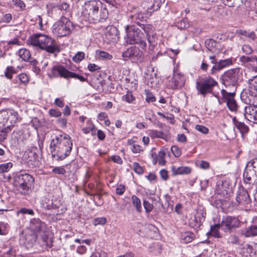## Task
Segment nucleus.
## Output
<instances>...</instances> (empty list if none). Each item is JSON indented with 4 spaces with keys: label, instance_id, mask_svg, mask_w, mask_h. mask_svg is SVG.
<instances>
[{
    "label": "nucleus",
    "instance_id": "obj_21",
    "mask_svg": "<svg viewBox=\"0 0 257 257\" xmlns=\"http://www.w3.org/2000/svg\"><path fill=\"white\" fill-rule=\"evenodd\" d=\"M232 64V60L230 59L221 60L217 62V64L214 65L211 70V73L213 74L216 72L219 71L223 68L228 66Z\"/></svg>",
    "mask_w": 257,
    "mask_h": 257
},
{
    "label": "nucleus",
    "instance_id": "obj_1",
    "mask_svg": "<svg viewBox=\"0 0 257 257\" xmlns=\"http://www.w3.org/2000/svg\"><path fill=\"white\" fill-rule=\"evenodd\" d=\"M72 146V141L69 135L56 136L50 144L52 156L56 161H62L70 155Z\"/></svg>",
    "mask_w": 257,
    "mask_h": 257
},
{
    "label": "nucleus",
    "instance_id": "obj_9",
    "mask_svg": "<svg viewBox=\"0 0 257 257\" xmlns=\"http://www.w3.org/2000/svg\"><path fill=\"white\" fill-rule=\"evenodd\" d=\"M41 204L43 208L47 210H55L62 205L61 200L50 193L42 198Z\"/></svg>",
    "mask_w": 257,
    "mask_h": 257
},
{
    "label": "nucleus",
    "instance_id": "obj_45",
    "mask_svg": "<svg viewBox=\"0 0 257 257\" xmlns=\"http://www.w3.org/2000/svg\"><path fill=\"white\" fill-rule=\"evenodd\" d=\"M13 163L8 162L0 165V171L2 172H8L12 168Z\"/></svg>",
    "mask_w": 257,
    "mask_h": 257
},
{
    "label": "nucleus",
    "instance_id": "obj_31",
    "mask_svg": "<svg viewBox=\"0 0 257 257\" xmlns=\"http://www.w3.org/2000/svg\"><path fill=\"white\" fill-rule=\"evenodd\" d=\"M220 228L221 229V225H220V223L211 225L210 227V230L207 233V234L208 235H210L216 238H221L222 237V235L219 231Z\"/></svg>",
    "mask_w": 257,
    "mask_h": 257
},
{
    "label": "nucleus",
    "instance_id": "obj_33",
    "mask_svg": "<svg viewBox=\"0 0 257 257\" xmlns=\"http://www.w3.org/2000/svg\"><path fill=\"white\" fill-rule=\"evenodd\" d=\"M41 239L42 240V245L46 247H51L52 245L51 238H50L48 235L43 232L41 235Z\"/></svg>",
    "mask_w": 257,
    "mask_h": 257
},
{
    "label": "nucleus",
    "instance_id": "obj_11",
    "mask_svg": "<svg viewBox=\"0 0 257 257\" xmlns=\"http://www.w3.org/2000/svg\"><path fill=\"white\" fill-rule=\"evenodd\" d=\"M221 229L225 232L230 233L232 230L239 225V220L235 217L230 216L223 217L221 222L220 223Z\"/></svg>",
    "mask_w": 257,
    "mask_h": 257
},
{
    "label": "nucleus",
    "instance_id": "obj_30",
    "mask_svg": "<svg viewBox=\"0 0 257 257\" xmlns=\"http://www.w3.org/2000/svg\"><path fill=\"white\" fill-rule=\"evenodd\" d=\"M172 171L174 175L187 174L191 172V169L189 167L185 166H182L177 168L173 167Z\"/></svg>",
    "mask_w": 257,
    "mask_h": 257
},
{
    "label": "nucleus",
    "instance_id": "obj_43",
    "mask_svg": "<svg viewBox=\"0 0 257 257\" xmlns=\"http://www.w3.org/2000/svg\"><path fill=\"white\" fill-rule=\"evenodd\" d=\"M240 61L244 63L257 61V57L253 56H242L240 57Z\"/></svg>",
    "mask_w": 257,
    "mask_h": 257
},
{
    "label": "nucleus",
    "instance_id": "obj_4",
    "mask_svg": "<svg viewBox=\"0 0 257 257\" xmlns=\"http://www.w3.org/2000/svg\"><path fill=\"white\" fill-rule=\"evenodd\" d=\"M126 42L129 44H138L142 49L147 46L146 37L141 30L135 25H126L125 27Z\"/></svg>",
    "mask_w": 257,
    "mask_h": 257
},
{
    "label": "nucleus",
    "instance_id": "obj_18",
    "mask_svg": "<svg viewBox=\"0 0 257 257\" xmlns=\"http://www.w3.org/2000/svg\"><path fill=\"white\" fill-rule=\"evenodd\" d=\"M234 92H229L228 96H225V98L227 100L226 105L228 109L233 112H235L237 110V104L234 99Z\"/></svg>",
    "mask_w": 257,
    "mask_h": 257
},
{
    "label": "nucleus",
    "instance_id": "obj_15",
    "mask_svg": "<svg viewBox=\"0 0 257 257\" xmlns=\"http://www.w3.org/2000/svg\"><path fill=\"white\" fill-rule=\"evenodd\" d=\"M236 200L238 204L244 205L250 203L251 199L249 198L247 191L243 188L238 190L236 197Z\"/></svg>",
    "mask_w": 257,
    "mask_h": 257
},
{
    "label": "nucleus",
    "instance_id": "obj_32",
    "mask_svg": "<svg viewBox=\"0 0 257 257\" xmlns=\"http://www.w3.org/2000/svg\"><path fill=\"white\" fill-rule=\"evenodd\" d=\"M195 235L191 232L187 231L181 233V239L184 243H187L191 242L194 238Z\"/></svg>",
    "mask_w": 257,
    "mask_h": 257
},
{
    "label": "nucleus",
    "instance_id": "obj_25",
    "mask_svg": "<svg viewBox=\"0 0 257 257\" xmlns=\"http://www.w3.org/2000/svg\"><path fill=\"white\" fill-rule=\"evenodd\" d=\"M144 13L142 12H136L134 14H131L128 17L132 22L140 26L142 24L141 22H143L145 20L146 17L144 16Z\"/></svg>",
    "mask_w": 257,
    "mask_h": 257
},
{
    "label": "nucleus",
    "instance_id": "obj_3",
    "mask_svg": "<svg viewBox=\"0 0 257 257\" xmlns=\"http://www.w3.org/2000/svg\"><path fill=\"white\" fill-rule=\"evenodd\" d=\"M29 41L32 45L38 47L50 53L59 51L56 41L48 35L36 34L30 38Z\"/></svg>",
    "mask_w": 257,
    "mask_h": 257
},
{
    "label": "nucleus",
    "instance_id": "obj_52",
    "mask_svg": "<svg viewBox=\"0 0 257 257\" xmlns=\"http://www.w3.org/2000/svg\"><path fill=\"white\" fill-rule=\"evenodd\" d=\"M143 205L146 212L148 213L151 212L154 208L153 205L146 200L143 201Z\"/></svg>",
    "mask_w": 257,
    "mask_h": 257
},
{
    "label": "nucleus",
    "instance_id": "obj_64",
    "mask_svg": "<svg viewBox=\"0 0 257 257\" xmlns=\"http://www.w3.org/2000/svg\"><path fill=\"white\" fill-rule=\"evenodd\" d=\"M87 251V248L85 245H80L77 247L76 252L80 254L85 253Z\"/></svg>",
    "mask_w": 257,
    "mask_h": 257
},
{
    "label": "nucleus",
    "instance_id": "obj_56",
    "mask_svg": "<svg viewBox=\"0 0 257 257\" xmlns=\"http://www.w3.org/2000/svg\"><path fill=\"white\" fill-rule=\"evenodd\" d=\"M171 150L176 157H179L181 155V151L176 146H173L171 147Z\"/></svg>",
    "mask_w": 257,
    "mask_h": 257
},
{
    "label": "nucleus",
    "instance_id": "obj_39",
    "mask_svg": "<svg viewBox=\"0 0 257 257\" xmlns=\"http://www.w3.org/2000/svg\"><path fill=\"white\" fill-rule=\"evenodd\" d=\"M205 45L207 49L210 51H214V49L217 47V42L213 39H209L206 40Z\"/></svg>",
    "mask_w": 257,
    "mask_h": 257
},
{
    "label": "nucleus",
    "instance_id": "obj_17",
    "mask_svg": "<svg viewBox=\"0 0 257 257\" xmlns=\"http://www.w3.org/2000/svg\"><path fill=\"white\" fill-rule=\"evenodd\" d=\"M244 116L250 122L257 123V107H248L246 108Z\"/></svg>",
    "mask_w": 257,
    "mask_h": 257
},
{
    "label": "nucleus",
    "instance_id": "obj_55",
    "mask_svg": "<svg viewBox=\"0 0 257 257\" xmlns=\"http://www.w3.org/2000/svg\"><path fill=\"white\" fill-rule=\"evenodd\" d=\"M8 129V128L6 127H5V128L0 129V141H3L7 138L8 136L7 130Z\"/></svg>",
    "mask_w": 257,
    "mask_h": 257
},
{
    "label": "nucleus",
    "instance_id": "obj_61",
    "mask_svg": "<svg viewBox=\"0 0 257 257\" xmlns=\"http://www.w3.org/2000/svg\"><path fill=\"white\" fill-rule=\"evenodd\" d=\"M131 150L134 153H139L143 151V149L142 146L135 144L132 146Z\"/></svg>",
    "mask_w": 257,
    "mask_h": 257
},
{
    "label": "nucleus",
    "instance_id": "obj_10",
    "mask_svg": "<svg viewBox=\"0 0 257 257\" xmlns=\"http://www.w3.org/2000/svg\"><path fill=\"white\" fill-rule=\"evenodd\" d=\"M239 73V69L237 68L227 71L222 76V84L226 87H234L238 81Z\"/></svg>",
    "mask_w": 257,
    "mask_h": 257
},
{
    "label": "nucleus",
    "instance_id": "obj_8",
    "mask_svg": "<svg viewBox=\"0 0 257 257\" xmlns=\"http://www.w3.org/2000/svg\"><path fill=\"white\" fill-rule=\"evenodd\" d=\"M217 85V82L214 78L208 76L197 81L196 88L198 94L205 97L207 94L211 93L213 88Z\"/></svg>",
    "mask_w": 257,
    "mask_h": 257
},
{
    "label": "nucleus",
    "instance_id": "obj_59",
    "mask_svg": "<svg viewBox=\"0 0 257 257\" xmlns=\"http://www.w3.org/2000/svg\"><path fill=\"white\" fill-rule=\"evenodd\" d=\"M52 172L57 174L63 175L66 173V170L62 167H57L53 169Z\"/></svg>",
    "mask_w": 257,
    "mask_h": 257
},
{
    "label": "nucleus",
    "instance_id": "obj_22",
    "mask_svg": "<svg viewBox=\"0 0 257 257\" xmlns=\"http://www.w3.org/2000/svg\"><path fill=\"white\" fill-rule=\"evenodd\" d=\"M149 136L153 139L160 138L166 141L168 140L170 138V136L168 131L162 132L157 130H150Z\"/></svg>",
    "mask_w": 257,
    "mask_h": 257
},
{
    "label": "nucleus",
    "instance_id": "obj_26",
    "mask_svg": "<svg viewBox=\"0 0 257 257\" xmlns=\"http://www.w3.org/2000/svg\"><path fill=\"white\" fill-rule=\"evenodd\" d=\"M232 122L234 126L241 134L242 136L248 133L249 128L244 122L238 121L235 117L232 118Z\"/></svg>",
    "mask_w": 257,
    "mask_h": 257
},
{
    "label": "nucleus",
    "instance_id": "obj_58",
    "mask_svg": "<svg viewBox=\"0 0 257 257\" xmlns=\"http://www.w3.org/2000/svg\"><path fill=\"white\" fill-rule=\"evenodd\" d=\"M195 128L196 130L202 133L203 134H207L209 131L207 127L199 124L196 125L195 126Z\"/></svg>",
    "mask_w": 257,
    "mask_h": 257
},
{
    "label": "nucleus",
    "instance_id": "obj_20",
    "mask_svg": "<svg viewBox=\"0 0 257 257\" xmlns=\"http://www.w3.org/2000/svg\"><path fill=\"white\" fill-rule=\"evenodd\" d=\"M244 235L246 237L257 236V217L253 218L252 224L246 228Z\"/></svg>",
    "mask_w": 257,
    "mask_h": 257
},
{
    "label": "nucleus",
    "instance_id": "obj_41",
    "mask_svg": "<svg viewBox=\"0 0 257 257\" xmlns=\"http://www.w3.org/2000/svg\"><path fill=\"white\" fill-rule=\"evenodd\" d=\"M96 55L99 59L110 60L112 58V56L108 53L103 51H96Z\"/></svg>",
    "mask_w": 257,
    "mask_h": 257
},
{
    "label": "nucleus",
    "instance_id": "obj_38",
    "mask_svg": "<svg viewBox=\"0 0 257 257\" xmlns=\"http://www.w3.org/2000/svg\"><path fill=\"white\" fill-rule=\"evenodd\" d=\"M17 73L15 68L13 66H8L4 72L5 76L9 79H12L14 74Z\"/></svg>",
    "mask_w": 257,
    "mask_h": 257
},
{
    "label": "nucleus",
    "instance_id": "obj_23",
    "mask_svg": "<svg viewBox=\"0 0 257 257\" xmlns=\"http://www.w3.org/2000/svg\"><path fill=\"white\" fill-rule=\"evenodd\" d=\"M247 84L249 93L252 96H257V75L249 78Z\"/></svg>",
    "mask_w": 257,
    "mask_h": 257
},
{
    "label": "nucleus",
    "instance_id": "obj_6",
    "mask_svg": "<svg viewBox=\"0 0 257 257\" xmlns=\"http://www.w3.org/2000/svg\"><path fill=\"white\" fill-rule=\"evenodd\" d=\"M48 75L50 78L53 77H63L68 79L69 78H75L79 80L81 82H84L87 80V78L83 76L80 75L74 72H72L66 69L65 67L61 65L54 66L48 72Z\"/></svg>",
    "mask_w": 257,
    "mask_h": 257
},
{
    "label": "nucleus",
    "instance_id": "obj_53",
    "mask_svg": "<svg viewBox=\"0 0 257 257\" xmlns=\"http://www.w3.org/2000/svg\"><path fill=\"white\" fill-rule=\"evenodd\" d=\"M240 34L241 35L245 36L253 40H254L256 38V35L254 32H247L244 30H240Z\"/></svg>",
    "mask_w": 257,
    "mask_h": 257
},
{
    "label": "nucleus",
    "instance_id": "obj_42",
    "mask_svg": "<svg viewBox=\"0 0 257 257\" xmlns=\"http://www.w3.org/2000/svg\"><path fill=\"white\" fill-rule=\"evenodd\" d=\"M246 166L250 170H253V172L257 174V158H254L249 161Z\"/></svg>",
    "mask_w": 257,
    "mask_h": 257
},
{
    "label": "nucleus",
    "instance_id": "obj_5",
    "mask_svg": "<svg viewBox=\"0 0 257 257\" xmlns=\"http://www.w3.org/2000/svg\"><path fill=\"white\" fill-rule=\"evenodd\" d=\"M73 30V25L68 18L61 17L52 27L53 34L57 37L69 36Z\"/></svg>",
    "mask_w": 257,
    "mask_h": 257
},
{
    "label": "nucleus",
    "instance_id": "obj_29",
    "mask_svg": "<svg viewBox=\"0 0 257 257\" xmlns=\"http://www.w3.org/2000/svg\"><path fill=\"white\" fill-rule=\"evenodd\" d=\"M140 27L144 31L146 34V37L149 43L152 44V41L151 40L150 35L153 34L154 31V28L152 25L150 24H144L141 25Z\"/></svg>",
    "mask_w": 257,
    "mask_h": 257
},
{
    "label": "nucleus",
    "instance_id": "obj_13",
    "mask_svg": "<svg viewBox=\"0 0 257 257\" xmlns=\"http://www.w3.org/2000/svg\"><path fill=\"white\" fill-rule=\"evenodd\" d=\"M184 84L185 80L183 75L180 73H175L169 80L168 86L170 88L177 89L181 88Z\"/></svg>",
    "mask_w": 257,
    "mask_h": 257
},
{
    "label": "nucleus",
    "instance_id": "obj_44",
    "mask_svg": "<svg viewBox=\"0 0 257 257\" xmlns=\"http://www.w3.org/2000/svg\"><path fill=\"white\" fill-rule=\"evenodd\" d=\"M221 95H222L221 98H219L218 97V96H215L217 98L218 103L220 105H221L224 102L226 103L227 100L225 98V96H228V94H229V92H227L225 90H224L223 89H222L221 90Z\"/></svg>",
    "mask_w": 257,
    "mask_h": 257
},
{
    "label": "nucleus",
    "instance_id": "obj_51",
    "mask_svg": "<svg viewBox=\"0 0 257 257\" xmlns=\"http://www.w3.org/2000/svg\"><path fill=\"white\" fill-rule=\"evenodd\" d=\"M145 94L146 95V101L147 102H153L156 101L155 97L149 90H145Z\"/></svg>",
    "mask_w": 257,
    "mask_h": 257
},
{
    "label": "nucleus",
    "instance_id": "obj_57",
    "mask_svg": "<svg viewBox=\"0 0 257 257\" xmlns=\"http://www.w3.org/2000/svg\"><path fill=\"white\" fill-rule=\"evenodd\" d=\"M88 69L91 72L98 71L100 70L101 67L95 64L89 63L87 66Z\"/></svg>",
    "mask_w": 257,
    "mask_h": 257
},
{
    "label": "nucleus",
    "instance_id": "obj_16",
    "mask_svg": "<svg viewBox=\"0 0 257 257\" xmlns=\"http://www.w3.org/2000/svg\"><path fill=\"white\" fill-rule=\"evenodd\" d=\"M243 179L244 182L246 184L254 183L257 177V174L246 166L243 173Z\"/></svg>",
    "mask_w": 257,
    "mask_h": 257
},
{
    "label": "nucleus",
    "instance_id": "obj_63",
    "mask_svg": "<svg viewBox=\"0 0 257 257\" xmlns=\"http://www.w3.org/2000/svg\"><path fill=\"white\" fill-rule=\"evenodd\" d=\"M243 52L247 55L250 54L252 52L251 47L248 45H244L242 47Z\"/></svg>",
    "mask_w": 257,
    "mask_h": 257
},
{
    "label": "nucleus",
    "instance_id": "obj_28",
    "mask_svg": "<svg viewBox=\"0 0 257 257\" xmlns=\"http://www.w3.org/2000/svg\"><path fill=\"white\" fill-rule=\"evenodd\" d=\"M206 212L203 210H199L197 211V215L194 216L195 226L199 227L205 219Z\"/></svg>",
    "mask_w": 257,
    "mask_h": 257
},
{
    "label": "nucleus",
    "instance_id": "obj_34",
    "mask_svg": "<svg viewBox=\"0 0 257 257\" xmlns=\"http://www.w3.org/2000/svg\"><path fill=\"white\" fill-rule=\"evenodd\" d=\"M19 57L25 61H29L31 59L30 51L25 48L21 49L18 52Z\"/></svg>",
    "mask_w": 257,
    "mask_h": 257
},
{
    "label": "nucleus",
    "instance_id": "obj_12",
    "mask_svg": "<svg viewBox=\"0 0 257 257\" xmlns=\"http://www.w3.org/2000/svg\"><path fill=\"white\" fill-rule=\"evenodd\" d=\"M164 2L165 0H144L142 6L144 12L151 15L154 11L158 10Z\"/></svg>",
    "mask_w": 257,
    "mask_h": 257
},
{
    "label": "nucleus",
    "instance_id": "obj_36",
    "mask_svg": "<svg viewBox=\"0 0 257 257\" xmlns=\"http://www.w3.org/2000/svg\"><path fill=\"white\" fill-rule=\"evenodd\" d=\"M133 205L136 208L138 212L142 211V204L141 200L136 195H133L131 198Z\"/></svg>",
    "mask_w": 257,
    "mask_h": 257
},
{
    "label": "nucleus",
    "instance_id": "obj_40",
    "mask_svg": "<svg viewBox=\"0 0 257 257\" xmlns=\"http://www.w3.org/2000/svg\"><path fill=\"white\" fill-rule=\"evenodd\" d=\"M87 125L88 126L87 127L82 128V131L83 132V133L87 134L91 132L92 133V135H95V133L93 132V131L95 128V125H94V124L92 123L91 121L88 120L87 121Z\"/></svg>",
    "mask_w": 257,
    "mask_h": 257
},
{
    "label": "nucleus",
    "instance_id": "obj_47",
    "mask_svg": "<svg viewBox=\"0 0 257 257\" xmlns=\"http://www.w3.org/2000/svg\"><path fill=\"white\" fill-rule=\"evenodd\" d=\"M12 2L14 5L16 7L19 8L21 11L25 10L26 5L22 0H12Z\"/></svg>",
    "mask_w": 257,
    "mask_h": 257
},
{
    "label": "nucleus",
    "instance_id": "obj_14",
    "mask_svg": "<svg viewBox=\"0 0 257 257\" xmlns=\"http://www.w3.org/2000/svg\"><path fill=\"white\" fill-rule=\"evenodd\" d=\"M53 11H59L61 17L68 18L71 15V11L69 5L66 2H62L54 6Z\"/></svg>",
    "mask_w": 257,
    "mask_h": 257
},
{
    "label": "nucleus",
    "instance_id": "obj_62",
    "mask_svg": "<svg viewBox=\"0 0 257 257\" xmlns=\"http://www.w3.org/2000/svg\"><path fill=\"white\" fill-rule=\"evenodd\" d=\"M49 114L51 116L59 117L61 116V112L57 109H51L49 110Z\"/></svg>",
    "mask_w": 257,
    "mask_h": 257
},
{
    "label": "nucleus",
    "instance_id": "obj_2",
    "mask_svg": "<svg viewBox=\"0 0 257 257\" xmlns=\"http://www.w3.org/2000/svg\"><path fill=\"white\" fill-rule=\"evenodd\" d=\"M81 16L86 21L90 23H97L107 18V12L103 8L101 2L89 1L83 5Z\"/></svg>",
    "mask_w": 257,
    "mask_h": 257
},
{
    "label": "nucleus",
    "instance_id": "obj_54",
    "mask_svg": "<svg viewBox=\"0 0 257 257\" xmlns=\"http://www.w3.org/2000/svg\"><path fill=\"white\" fill-rule=\"evenodd\" d=\"M106 222V219L105 217L96 218L93 220V223L94 226L97 225H104Z\"/></svg>",
    "mask_w": 257,
    "mask_h": 257
},
{
    "label": "nucleus",
    "instance_id": "obj_48",
    "mask_svg": "<svg viewBox=\"0 0 257 257\" xmlns=\"http://www.w3.org/2000/svg\"><path fill=\"white\" fill-rule=\"evenodd\" d=\"M84 57L85 54L83 52H78L73 57L72 59L73 61L77 63L82 60L84 58Z\"/></svg>",
    "mask_w": 257,
    "mask_h": 257
},
{
    "label": "nucleus",
    "instance_id": "obj_60",
    "mask_svg": "<svg viewBox=\"0 0 257 257\" xmlns=\"http://www.w3.org/2000/svg\"><path fill=\"white\" fill-rule=\"evenodd\" d=\"M18 213H22V214H28L31 215H34V212L33 210L31 209H28L26 208H23L20 209L18 211Z\"/></svg>",
    "mask_w": 257,
    "mask_h": 257
},
{
    "label": "nucleus",
    "instance_id": "obj_27",
    "mask_svg": "<svg viewBox=\"0 0 257 257\" xmlns=\"http://www.w3.org/2000/svg\"><path fill=\"white\" fill-rule=\"evenodd\" d=\"M138 55H139V49L138 48L131 47L122 53V56L126 60L133 57H137Z\"/></svg>",
    "mask_w": 257,
    "mask_h": 257
},
{
    "label": "nucleus",
    "instance_id": "obj_46",
    "mask_svg": "<svg viewBox=\"0 0 257 257\" xmlns=\"http://www.w3.org/2000/svg\"><path fill=\"white\" fill-rule=\"evenodd\" d=\"M17 79L24 85H26L29 82L28 76L25 73H21L18 75L17 77Z\"/></svg>",
    "mask_w": 257,
    "mask_h": 257
},
{
    "label": "nucleus",
    "instance_id": "obj_35",
    "mask_svg": "<svg viewBox=\"0 0 257 257\" xmlns=\"http://www.w3.org/2000/svg\"><path fill=\"white\" fill-rule=\"evenodd\" d=\"M227 242L229 243L236 245H242L244 242L239 238L238 236L235 234L230 235L228 237Z\"/></svg>",
    "mask_w": 257,
    "mask_h": 257
},
{
    "label": "nucleus",
    "instance_id": "obj_24",
    "mask_svg": "<svg viewBox=\"0 0 257 257\" xmlns=\"http://www.w3.org/2000/svg\"><path fill=\"white\" fill-rule=\"evenodd\" d=\"M44 226V223L42 222L39 219L33 218L31 220L30 227L34 232H40Z\"/></svg>",
    "mask_w": 257,
    "mask_h": 257
},
{
    "label": "nucleus",
    "instance_id": "obj_19",
    "mask_svg": "<svg viewBox=\"0 0 257 257\" xmlns=\"http://www.w3.org/2000/svg\"><path fill=\"white\" fill-rule=\"evenodd\" d=\"M118 31L116 28L113 26H108L106 28L105 36L108 41L115 40L118 38Z\"/></svg>",
    "mask_w": 257,
    "mask_h": 257
},
{
    "label": "nucleus",
    "instance_id": "obj_50",
    "mask_svg": "<svg viewBox=\"0 0 257 257\" xmlns=\"http://www.w3.org/2000/svg\"><path fill=\"white\" fill-rule=\"evenodd\" d=\"M134 171L138 174H142L144 172V169L138 163L134 162L133 164Z\"/></svg>",
    "mask_w": 257,
    "mask_h": 257
},
{
    "label": "nucleus",
    "instance_id": "obj_49",
    "mask_svg": "<svg viewBox=\"0 0 257 257\" xmlns=\"http://www.w3.org/2000/svg\"><path fill=\"white\" fill-rule=\"evenodd\" d=\"M166 154L165 152L163 151H161L159 152L158 154V163L159 165L163 166L166 163V161L165 160Z\"/></svg>",
    "mask_w": 257,
    "mask_h": 257
},
{
    "label": "nucleus",
    "instance_id": "obj_37",
    "mask_svg": "<svg viewBox=\"0 0 257 257\" xmlns=\"http://www.w3.org/2000/svg\"><path fill=\"white\" fill-rule=\"evenodd\" d=\"M191 24L188 19L184 18L176 23V26L180 29H187L190 27Z\"/></svg>",
    "mask_w": 257,
    "mask_h": 257
},
{
    "label": "nucleus",
    "instance_id": "obj_7",
    "mask_svg": "<svg viewBox=\"0 0 257 257\" xmlns=\"http://www.w3.org/2000/svg\"><path fill=\"white\" fill-rule=\"evenodd\" d=\"M33 177L28 174L17 175L14 177V185L22 194L28 193L34 181Z\"/></svg>",
    "mask_w": 257,
    "mask_h": 257
}]
</instances>
